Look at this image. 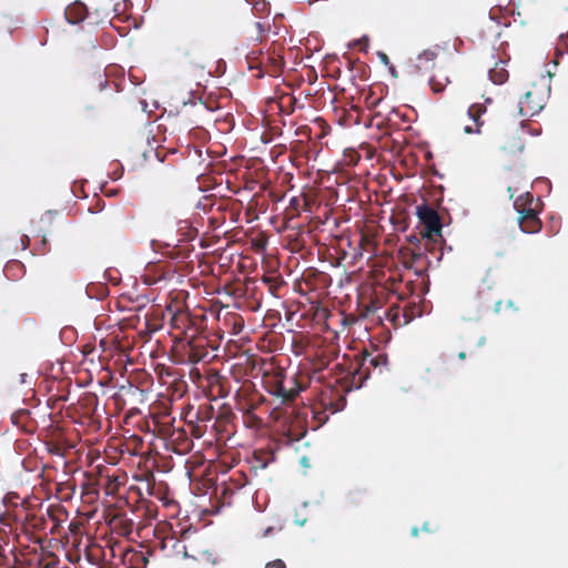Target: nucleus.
<instances>
[{
    "label": "nucleus",
    "instance_id": "f257e3e1",
    "mask_svg": "<svg viewBox=\"0 0 568 568\" xmlns=\"http://www.w3.org/2000/svg\"><path fill=\"white\" fill-rule=\"evenodd\" d=\"M542 203L535 199L530 192H525L514 201V207L518 213V225L524 233H538L542 227L539 219Z\"/></svg>",
    "mask_w": 568,
    "mask_h": 568
},
{
    "label": "nucleus",
    "instance_id": "f03ea898",
    "mask_svg": "<svg viewBox=\"0 0 568 568\" xmlns=\"http://www.w3.org/2000/svg\"><path fill=\"white\" fill-rule=\"evenodd\" d=\"M387 364L388 357L386 354L378 353L373 355L365 353L359 366L352 374L343 378L344 390L349 392L354 388H361L365 379L368 378L372 368L374 371L377 369L378 373L382 374Z\"/></svg>",
    "mask_w": 568,
    "mask_h": 568
},
{
    "label": "nucleus",
    "instance_id": "7ed1b4c3",
    "mask_svg": "<svg viewBox=\"0 0 568 568\" xmlns=\"http://www.w3.org/2000/svg\"><path fill=\"white\" fill-rule=\"evenodd\" d=\"M246 60L250 69H258L261 71L257 77H262L264 73L277 77L284 67V58L282 54V48L276 44H272L266 52L251 51L246 55Z\"/></svg>",
    "mask_w": 568,
    "mask_h": 568
},
{
    "label": "nucleus",
    "instance_id": "20e7f679",
    "mask_svg": "<svg viewBox=\"0 0 568 568\" xmlns=\"http://www.w3.org/2000/svg\"><path fill=\"white\" fill-rule=\"evenodd\" d=\"M417 216L422 224L420 234L426 244L436 243L442 237V221L435 209L427 204L417 206Z\"/></svg>",
    "mask_w": 568,
    "mask_h": 568
},
{
    "label": "nucleus",
    "instance_id": "39448f33",
    "mask_svg": "<svg viewBox=\"0 0 568 568\" xmlns=\"http://www.w3.org/2000/svg\"><path fill=\"white\" fill-rule=\"evenodd\" d=\"M548 94L549 90L541 85L532 84L531 89L519 101V113L527 118L538 114L545 108Z\"/></svg>",
    "mask_w": 568,
    "mask_h": 568
},
{
    "label": "nucleus",
    "instance_id": "423d86ee",
    "mask_svg": "<svg viewBox=\"0 0 568 568\" xmlns=\"http://www.w3.org/2000/svg\"><path fill=\"white\" fill-rule=\"evenodd\" d=\"M425 246L427 244L425 243ZM402 263L405 268L414 270L417 276H423L430 265V261L426 254V247H405L399 251Z\"/></svg>",
    "mask_w": 568,
    "mask_h": 568
},
{
    "label": "nucleus",
    "instance_id": "0eeeda50",
    "mask_svg": "<svg viewBox=\"0 0 568 568\" xmlns=\"http://www.w3.org/2000/svg\"><path fill=\"white\" fill-rule=\"evenodd\" d=\"M211 353L207 348V341L205 338H195L191 336L185 345H183V362L189 364H197L206 361Z\"/></svg>",
    "mask_w": 568,
    "mask_h": 568
},
{
    "label": "nucleus",
    "instance_id": "6e6552de",
    "mask_svg": "<svg viewBox=\"0 0 568 568\" xmlns=\"http://www.w3.org/2000/svg\"><path fill=\"white\" fill-rule=\"evenodd\" d=\"M266 383L268 393L280 398L283 404L294 400L301 390V387L286 388L284 385V377L281 374L273 376Z\"/></svg>",
    "mask_w": 568,
    "mask_h": 568
},
{
    "label": "nucleus",
    "instance_id": "1a4fd4ad",
    "mask_svg": "<svg viewBox=\"0 0 568 568\" xmlns=\"http://www.w3.org/2000/svg\"><path fill=\"white\" fill-rule=\"evenodd\" d=\"M45 516L52 523L49 529L50 535H59L62 524L69 518V513L62 505L55 504L48 506Z\"/></svg>",
    "mask_w": 568,
    "mask_h": 568
},
{
    "label": "nucleus",
    "instance_id": "9d476101",
    "mask_svg": "<svg viewBox=\"0 0 568 568\" xmlns=\"http://www.w3.org/2000/svg\"><path fill=\"white\" fill-rule=\"evenodd\" d=\"M486 113V106L480 103H474L468 108L467 114L471 120L473 124H467L463 128L464 133L466 134H479L481 133V128L484 125V121L481 120L483 114Z\"/></svg>",
    "mask_w": 568,
    "mask_h": 568
},
{
    "label": "nucleus",
    "instance_id": "9b49d317",
    "mask_svg": "<svg viewBox=\"0 0 568 568\" xmlns=\"http://www.w3.org/2000/svg\"><path fill=\"white\" fill-rule=\"evenodd\" d=\"M171 327L173 329H178L180 332L179 336H174L175 339H184L186 336L187 329L192 325V320L190 317V314L183 310L175 311L170 320Z\"/></svg>",
    "mask_w": 568,
    "mask_h": 568
},
{
    "label": "nucleus",
    "instance_id": "f8f14e48",
    "mask_svg": "<svg viewBox=\"0 0 568 568\" xmlns=\"http://www.w3.org/2000/svg\"><path fill=\"white\" fill-rule=\"evenodd\" d=\"M110 525L116 534L123 537H128L132 534L134 529V521L131 518H128L123 514H115L111 520Z\"/></svg>",
    "mask_w": 568,
    "mask_h": 568
},
{
    "label": "nucleus",
    "instance_id": "ddd939ff",
    "mask_svg": "<svg viewBox=\"0 0 568 568\" xmlns=\"http://www.w3.org/2000/svg\"><path fill=\"white\" fill-rule=\"evenodd\" d=\"M64 16L69 23L77 24L87 18L88 9L83 2L74 1L65 8Z\"/></svg>",
    "mask_w": 568,
    "mask_h": 568
},
{
    "label": "nucleus",
    "instance_id": "4468645a",
    "mask_svg": "<svg viewBox=\"0 0 568 568\" xmlns=\"http://www.w3.org/2000/svg\"><path fill=\"white\" fill-rule=\"evenodd\" d=\"M438 52L436 49L424 50L416 58L415 68L418 71H427L434 68L435 60L437 59Z\"/></svg>",
    "mask_w": 568,
    "mask_h": 568
},
{
    "label": "nucleus",
    "instance_id": "2eb2a0df",
    "mask_svg": "<svg viewBox=\"0 0 568 568\" xmlns=\"http://www.w3.org/2000/svg\"><path fill=\"white\" fill-rule=\"evenodd\" d=\"M264 400H265V398L261 395L256 396V398L252 397L250 399L239 398L237 403H236V407L240 412L243 413V416H246L248 414H254L255 409Z\"/></svg>",
    "mask_w": 568,
    "mask_h": 568
},
{
    "label": "nucleus",
    "instance_id": "dca6fc26",
    "mask_svg": "<svg viewBox=\"0 0 568 568\" xmlns=\"http://www.w3.org/2000/svg\"><path fill=\"white\" fill-rule=\"evenodd\" d=\"M508 71L504 61H498L489 70V78L495 84H503L508 80Z\"/></svg>",
    "mask_w": 568,
    "mask_h": 568
},
{
    "label": "nucleus",
    "instance_id": "f3484780",
    "mask_svg": "<svg viewBox=\"0 0 568 568\" xmlns=\"http://www.w3.org/2000/svg\"><path fill=\"white\" fill-rule=\"evenodd\" d=\"M11 422L13 425L21 427L26 432H31V417L28 409H19L14 412L11 416Z\"/></svg>",
    "mask_w": 568,
    "mask_h": 568
},
{
    "label": "nucleus",
    "instance_id": "a211bd4d",
    "mask_svg": "<svg viewBox=\"0 0 568 568\" xmlns=\"http://www.w3.org/2000/svg\"><path fill=\"white\" fill-rule=\"evenodd\" d=\"M168 547H171L175 554H183L184 557L187 556L186 546L174 536L166 537L161 541L162 550H165Z\"/></svg>",
    "mask_w": 568,
    "mask_h": 568
},
{
    "label": "nucleus",
    "instance_id": "6ab92c4d",
    "mask_svg": "<svg viewBox=\"0 0 568 568\" xmlns=\"http://www.w3.org/2000/svg\"><path fill=\"white\" fill-rule=\"evenodd\" d=\"M422 312L416 303H406L402 306V324L410 323L416 316H420Z\"/></svg>",
    "mask_w": 568,
    "mask_h": 568
},
{
    "label": "nucleus",
    "instance_id": "aec40b11",
    "mask_svg": "<svg viewBox=\"0 0 568 568\" xmlns=\"http://www.w3.org/2000/svg\"><path fill=\"white\" fill-rule=\"evenodd\" d=\"M501 149L506 153L516 154L520 153L524 150V143L520 135H513L505 144L501 146Z\"/></svg>",
    "mask_w": 568,
    "mask_h": 568
},
{
    "label": "nucleus",
    "instance_id": "412c9836",
    "mask_svg": "<svg viewBox=\"0 0 568 568\" xmlns=\"http://www.w3.org/2000/svg\"><path fill=\"white\" fill-rule=\"evenodd\" d=\"M60 560L58 556L53 552L42 554L38 558V567L39 568H57Z\"/></svg>",
    "mask_w": 568,
    "mask_h": 568
},
{
    "label": "nucleus",
    "instance_id": "4be33fe9",
    "mask_svg": "<svg viewBox=\"0 0 568 568\" xmlns=\"http://www.w3.org/2000/svg\"><path fill=\"white\" fill-rule=\"evenodd\" d=\"M448 83V78L442 73L433 75L429 80L430 88L435 93L443 92Z\"/></svg>",
    "mask_w": 568,
    "mask_h": 568
},
{
    "label": "nucleus",
    "instance_id": "5701e85b",
    "mask_svg": "<svg viewBox=\"0 0 568 568\" xmlns=\"http://www.w3.org/2000/svg\"><path fill=\"white\" fill-rule=\"evenodd\" d=\"M74 493V485L72 483H61L57 485V495L58 497L63 500L68 501L72 498V495Z\"/></svg>",
    "mask_w": 568,
    "mask_h": 568
},
{
    "label": "nucleus",
    "instance_id": "b1692460",
    "mask_svg": "<svg viewBox=\"0 0 568 568\" xmlns=\"http://www.w3.org/2000/svg\"><path fill=\"white\" fill-rule=\"evenodd\" d=\"M253 12L256 17H267L271 12V0H258L253 6Z\"/></svg>",
    "mask_w": 568,
    "mask_h": 568
},
{
    "label": "nucleus",
    "instance_id": "393cba45",
    "mask_svg": "<svg viewBox=\"0 0 568 568\" xmlns=\"http://www.w3.org/2000/svg\"><path fill=\"white\" fill-rule=\"evenodd\" d=\"M361 160L359 153L354 149H347L343 154V164L346 166H355Z\"/></svg>",
    "mask_w": 568,
    "mask_h": 568
},
{
    "label": "nucleus",
    "instance_id": "a878e982",
    "mask_svg": "<svg viewBox=\"0 0 568 568\" xmlns=\"http://www.w3.org/2000/svg\"><path fill=\"white\" fill-rule=\"evenodd\" d=\"M263 283H265L268 287V291L272 295L276 296L278 293V290L281 288L283 281L280 277L275 276H264Z\"/></svg>",
    "mask_w": 568,
    "mask_h": 568
},
{
    "label": "nucleus",
    "instance_id": "bb28decb",
    "mask_svg": "<svg viewBox=\"0 0 568 568\" xmlns=\"http://www.w3.org/2000/svg\"><path fill=\"white\" fill-rule=\"evenodd\" d=\"M123 561L124 562L129 561V562H134V564H139V562L146 564L148 559L145 558L144 554L141 551L126 550L123 555Z\"/></svg>",
    "mask_w": 568,
    "mask_h": 568
},
{
    "label": "nucleus",
    "instance_id": "cd10ccee",
    "mask_svg": "<svg viewBox=\"0 0 568 568\" xmlns=\"http://www.w3.org/2000/svg\"><path fill=\"white\" fill-rule=\"evenodd\" d=\"M98 489L93 484L87 483L82 485V497L87 503H92L98 498Z\"/></svg>",
    "mask_w": 568,
    "mask_h": 568
},
{
    "label": "nucleus",
    "instance_id": "c85d7f7f",
    "mask_svg": "<svg viewBox=\"0 0 568 568\" xmlns=\"http://www.w3.org/2000/svg\"><path fill=\"white\" fill-rule=\"evenodd\" d=\"M387 317L394 323V325L402 326V306L392 305L387 312Z\"/></svg>",
    "mask_w": 568,
    "mask_h": 568
},
{
    "label": "nucleus",
    "instance_id": "c756f323",
    "mask_svg": "<svg viewBox=\"0 0 568 568\" xmlns=\"http://www.w3.org/2000/svg\"><path fill=\"white\" fill-rule=\"evenodd\" d=\"M359 247L362 251H365L369 254H374L375 251V243L371 236L367 234H362L359 239Z\"/></svg>",
    "mask_w": 568,
    "mask_h": 568
},
{
    "label": "nucleus",
    "instance_id": "7c9ffc66",
    "mask_svg": "<svg viewBox=\"0 0 568 568\" xmlns=\"http://www.w3.org/2000/svg\"><path fill=\"white\" fill-rule=\"evenodd\" d=\"M256 37L255 40L262 43L267 38V33L270 31V24H265L263 22L255 23Z\"/></svg>",
    "mask_w": 568,
    "mask_h": 568
},
{
    "label": "nucleus",
    "instance_id": "2f4dec72",
    "mask_svg": "<svg viewBox=\"0 0 568 568\" xmlns=\"http://www.w3.org/2000/svg\"><path fill=\"white\" fill-rule=\"evenodd\" d=\"M382 101V98H376L373 92H368L364 95V103L369 110H374Z\"/></svg>",
    "mask_w": 568,
    "mask_h": 568
},
{
    "label": "nucleus",
    "instance_id": "473e14b6",
    "mask_svg": "<svg viewBox=\"0 0 568 568\" xmlns=\"http://www.w3.org/2000/svg\"><path fill=\"white\" fill-rule=\"evenodd\" d=\"M47 516H33L31 521H32V527L34 529H38V530H43L45 529V525H47Z\"/></svg>",
    "mask_w": 568,
    "mask_h": 568
},
{
    "label": "nucleus",
    "instance_id": "72a5a7b5",
    "mask_svg": "<svg viewBox=\"0 0 568 568\" xmlns=\"http://www.w3.org/2000/svg\"><path fill=\"white\" fill-rule=\"evenodd\" d=\"M121 485V483L114 478V479H111L110 477L108 478V483L105 485V491L108 495H113L118 491L119 489V486Z\"/></svg>",
    "mask_w": 568,
    "mask_h": 568
},
{
    "label": "nucleus",
    "instance_id": "f704fd0d",
    "mask_svg": "<svg viewBox=\"0 0 568 568\" xmlns=\"http://www.w3.org/2000/svg\"><path fill=\"white\" fill-rule=\"evenodd\" d=\"M327 365H328V359L323 356L312 361V368L315 372H320V371L324 369Z\"/></svg>",
    "mask_w": 568,
    "mask_h": 568
},
{
    "label": "nucleus",
    "instance_id": "c9c22d12",
    "mask_svg": "<svg viewBox=\"0 0 568 568\" xmlns=\"http://www.w3.org/2000/svg\"><path fill=\"white\" fill-rule=\"evenodd\" d=\"M244 423L251 427H257L262 420L255 414L244 416Z\"/></svg>",
    "mask_w": 568,
    "mask_h": 568
},
{
    "label": "nucleus",
    "instance_id": "e433bc0d",
    "mask_svg": "<svg viewBox=\"0 0 568 568\" xmlns=\"http://www.w3.org/2000/svg\"><path fill=\"white\" fill-rule=\"evenodd\" d=\"M199 416H202V419L210 420L213 417V407L211 405H206L203 408H200Z\"/></svg>",
    "mask_w": 568,
    "mask_h": 568
},
{
    "label": "nucleus",
    "instance_id": "4c0bfd02",
    "mask_svg": "<svg viewBox=\"0 0 568 568\" xmlns=\"http://www.w3.org/2000/svg\"><path fill=\"white\" fill-rule=\"evenodd\" d=\"M81 526L82 524L79 521V520H72L70 524H69V531L73 535H78L80 532V529H81Z\"/></svg>",
    "mask_w": 568,
    "mask_h": 568
},
{
    "label": "nucleus",
    "instance_id": "58836bf2",
    "mask_svg": "<svg viewBox=\"0 0 568 568\" xmlns=\"http://www.w3.org/2000/svg\"><path fill=\"white\" fill-rule=\"evenodd\" d=\"M265 568H286V565L282 559H275V560L268 561L265 565Z\"/></svg>",
    "mask_w": 568,
    "mask_h": 568
},
{
    "label": "nucleus",
    "instance_id": "ea45409f",
    "mask_svg": "<svg viewBox=\"0 0 568 568\" xmlns=\"http://www.w3.org/2000/svg\"><path fill=\"white\" fill-rule=\"evenodd\" d=\"M8 557L4 554L3 548L0 546V568H4L8 565Z\"/></svg>",
    "mask_w": 568,
    "mask_h": 568
},
{
    "label": "nucleus",
    "instance_id": "a19ab883",
    "mask_svg": "<svg viewBox=\"0 0 568 568\" xmlns=\"http://www.w3.org/2000/svg\"><path fill=\"white\" fill-rule=\"evenodd\" d=\"M379 58H381V60H382V62H383V63H385V64H388V63H389V59H388V57H387V54H386V53L381 52V53H379Z\"/></svg>",
    "mask_w": 568,
    "mask_h": 568
},
{
    "label": "nucleus",
    "instance_id": "79ce46f5",
    "mask_svg": "<svg viewBox=\"0 0 568 568\" xmlns=\"http://www.w3.org/2000/svg\"><path fill=\"white\" fill-rule=\"evenodd\" d=\"M187 236L189 237H194L196 234H197V230L196 229H193V227H189V231H187Z\"/></svg>",
    "mask_w": 568,
    "mask_h": 568
},
{
    "label": "nucleus",
    "instance_id": "37998d69",
    "mask_svg": "<svg viewBox=\"0 0 568 568\" xmlns=\"http://www.w3.org/2000/svg\"><path fill=\"white\" fill-rule=\"evenodd\" d=\"M243 328L242 321L240 323L234 324V334L239 333Z\"/></svg>",
    "mask_w": 568,
    "mask_h": 568
},
{
    "label": "nucleus",
    "instance_id": "c03bdc74",
    "mask_svg": "<svg viewBox=\"0 0 568 568\" xmlns=\"http://www.w3.org/2000/svg\"><path fill=\"white\" fill-rule=\"evenodd\" d=\"M191 445H192V440L189 438H185L183 442V449H185V450L189 449Z\"/></svg>",
    "mask_w": 568,
    "mask_h": 568
},
{
    "label": "nucleus",
    "instance_id": "a18cd8bd",
    "mask_svg": "<svg viewBox=\"0 0 568 568\" xmlns=\"http://www.w3.org/2000/svg\"><path fill=\"white\" fill-rule=\"evenodd\" d=\"M339 402H341V406L335 408L334 412L342 409L344 407L346 400L343 396H339Z\"/></svg>",
    "mask_w": 568,
    "mask_h": 568
},
{
    "label": "nucleus",
    "instance_id": "49530a36",
    "mask_svg": "<svg viewBox=\"0 0 568 568\" xmlns=\"http://www.w3.org/2000/svg\"><path fill=\"white\" fill-rule=\"evenodd\" d=\"M501 304H503V302H501V301L496 302V304H495V311H496L497 313H498V312H500V310H501Z\"/></svg>",
    "mask_w": 568,
    "mask_h": 568
},
{
    "label": "nucleus",
    "instance_id": "de8ad7c7",
    "mask_svg": "<svg viewBox=\"0 0 568 568\" xmlns=\"http://www.w3.org/2000/svg\"><path fill=\"white\" fill-rule=\"evenodd\" d=\"M273 530H274V528H273V527H268V528H266V529L264 530L263 536H264V537L268 536Z\"/></svg>",
    "mask_w": 568,
    "mask_h": 568
},
{
    "label": "nucleus",
    "instance_id": "09e8293b",
    "mask_svg": "<svg viewBox=\"0 0 568 568\" xmlns=\"http://www.w3.org/2000/svg\"><path fill=\"white\" fill-rule=\"evenodd\" d=\"M458 358H459V359H465V358H466V353H465V352H460V353L458 354Z\"/></svg>",
    "mask_w": 568,
    "mask_h": 568
},
{
    "label": "nucleus",
    "instance_id": "8fccbe9b",
    "mask_svg": "<svg viewBox=\"0 0 568 568\" xmlns=\"http://www.w3.org/2000/svg\"><path fill=\"white\" fill-rule=\"evenodd\" d=\"M26 377H27V374H21L20 375V382L23 384L26 383Z\"/></svg>",
    "mask_w": 568,
    "mask_h": 568
},
{
    "label": "nucleus",
    "instance_id": "3c124183",
    "mask_svg": "<svg viewBox=\"0 0 568 568\" xmlns=\"http://www.w3.org/2000/svg\"><path fill=\"white\" fill-rule=\"evenodd\" d=\"M193 435L196 436V437H200L201 436V433L197 430V429H193Z\"/></svg>",
    "mask_w": 568,
    "mask_h": 568
},
{
    "label": "nucleus",
    "instance_id": "603ef678",
    "mask_svg": "<svg viewBox=\"0 0 568 568\" xmlns=\"http://www.w3.org/2000/svg\"><path fill=\"white\" fill-rule=\"evenodd\" d=\"M412 535H413V536H417V535H418V529H417L416 527H415V528H413V530H412Z\"/></svg>",
    "mask_w": 568,
    "mask_h": 568
},
{
    "label": "nucleus",
    "instance_id": "864d4df0",
    "mask_svg": "<svg viewBox=\"0 0 568 568\" xmlns=\"http://www.w3.org/2000/svg\"><path fill=\"white\" fill-rule=\"evenodd\" d=\"M154 282H155V280H150V278L145 277V283L153 284Z\"/></svg>",
    "mask_w": 568,
    "mask_h": 568
},
{
    "label": "nucleus",
    "instance_id": "5fc2aeb1",
    "mask_svg": "<svg viewBox=\"0 0 568 568\" xmlns=\"http://www.w3.org/2000/svg\"><path fill=\"white\" fill-rule=\"evenodd\" d=\"M213 377H214V379H215L216 382H220V379H221V376H220L217 373H216Z\"/></svg>",
    "mask_w": 568,
    "mask_h": 568
},
{
    "label": "nucleus",
    "instance_id": "6e6d98bb",
    "mask_svg": "<svg viewBox=\"0 0 568 568\" xmlns=\"http://www.w3.org/2000/svg\"><path fill=\"white\" fill-rule=\"evenodd\" d=\"M247 3H251L254 6L255 2H257L258 0H245Z\"/></svg>",
    "mask_w": 568,
    "mask_h": 568
},
{
    "label": "nucleus",
    "instance_id": "4d7b16f0",
    "mask_svg": "<svg viewBox=\"0 0 568 568\" xmlns=\"http://www.w3.org/2000/svg\"><path fill=\"white\" fill-rule=\"evenodd\" d=\"M508 192L510 193V199H513L514 197L513 189L508 187Z\"/></svg>",
    "mask_w": 568,
    "mask_h": 568
},
{
    "label": "nucleus",
    "instance_id": "13d9d810",
    "mask_svg": "<svg viewBox=\"0 0 568 568\" xmlns=\"http://www.w3.org/2000/svg\"><path fill=\"white\" fill-rule=\"evenodd\" d=\"M423 529H424L425 531H428L427 525H424Z\"/></svg>",
    "mask_w": 568,
    "mask_h": 568
}]
</instances>
